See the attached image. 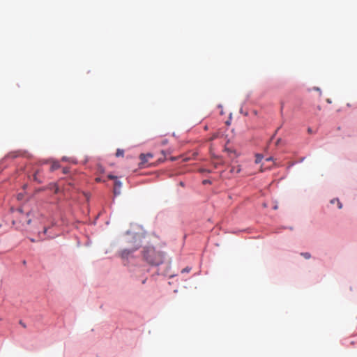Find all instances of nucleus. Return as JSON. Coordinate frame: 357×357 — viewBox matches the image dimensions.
Instances as JSON below:
<instances>
[{
	"instance_id": "1",
	"label": "nucleus",
	"mask_w": 357,
	"mask_h": 357,
	"mask_svg": "<svg viewBox=\"0 0 357 357\" xmlns=\"http://www.w3.org/2000/svg\"><path fill=\"white\" fill-rule=\"evenodd\" d=\"M225 153L227 154V158L230 160V165L229 166V173L231 176H234L240 172L241 168L238 165V157L239 153L236 151L231 150L229 149H225Z\"/></svg>"
},
{
	"instance_id": "2",
	"label": "nucleus",
	"mask_w": 357,
	"mask_h": 357,
	"mask_svg": "<svg viewBox=\"0 0 357 357\" xmlns=\"http://www.w3.org/2000/svg\"><path fill=\"white\" fill-rule=\"evenodd\" d=\"M144 257L148 263L158 266L163 262L164 256L160 252L156 251L153 248H147L144 253Z\"/></svg>"
},
{
	"instance_id": "3",
	"label": "nucleus",
	"mask_w": 357,
	"mask_h": 357,
	"mask_svg": "<svg viewBox=\"0 0 357 357\" xmlns=\"http://www.w3.org/2000/svg\"><path fill=\"white\" fill-rule=\"evenodd\" d=\"M121 183L119 181H115L114 193L115 195L120 194V188H121Z\"/></svg>"
},
{
	"instance_id": "4",
	"label": "nucleus",
	"mask_w": 357,
	"mask_h": 357,
	"mask_svg": "<svg viewBox=\"0 0 357 357\" xmlns=\"http://www.w3.org/2000/svg\"><path fill=\"white\" fill-rule=\"evenodd\" d=\"M22 155V153L21 151H13L10 152L7 155V157L9 158H15L18 156H20Z\"/></svg>"
},
{
	"instance_id": "5",
	"label": "nucleus",
	"mask_w": 357,
	"mask_h": 357,
	"mask_svg": "<svg viewBox=\"0 0 357 357\" xmlns=\"http://www.w3.org/2000/svg\"><path fill=\"white\" fill-rule=\"evenodd\" d=\"M153 155L151 154V153H148L146 155L145 154H141L139 158L141 159V160L143 162H148V158H152Z\"/></svg>"
},
{
	"instance_id": "6",
	"label": "nucleus",
	"mask_w": 357,
	"mask_h": 357,
	"mask_svg": "<svg viewBox=\"0 0 357 357\" xmlns=\"http://www.w3.org/2000/svg\"><path fill=\"white\" fill-rule=\"evenodd\" d=\"M60 167V165L59 164V162H54L52 165H51V167H50V170L52 172L53 171H55L56 169H59Z\"/></svg>"
},
{
	"instance_id": "7",
	"label": "nucleus",
	"mask_w": 357,
	"mask_h": 357,
	"mask_svg": "<svg viewBox=\"0 0 357 357\" xmlns=\"http://www.w3.org/2000/svg\"><path fill=\"white\" fill-rule=\"evenodd\" d=\"M135 250H124L121 252V255L123 257H126L128 256L131 252H134Z\"/></svg>"
},
{
	"instance_id": "8",
	"label": "nucleus",
	"mask_w": 357,
	"mask_h": 357,
	"mask_svg": "<svg viewBox=\"0 0 357 357\" xmlns=\"http://www.w3.org/2000/svg\"><path fill=\"white\" fill-rule=\"evenodd\" d=\"M263 158V155L261 154H257L256 155V159H255V163L258 164L259 163Z\"/></svg>"
},
{
	"instance_id": "9",
	"label": "nucleus",
	"mask_w": 357,
	"mask_h": 357,
	"mask_svg": "<svg viewBox=\"0 0 357 357\" xmlns=\"http://www.w3.org/2000/svg\"><path fill=\"white\" fill-rule=\"evenodd\" d=\"M123 153H124L123 150H121V149H117L116 153V155L117 157L123 156Z\"/></svg>"
},
{
	"instance_id": "10",
	"label": "nucleus",
	"mask_w": 357,
	"mask_h": 357,
	"mask_svg": "<svg viewBox=\"0 0 357 357\" xmlns=\"http://www.w3.org/2000/svg\"><path fill=\"white\" fill-rule=\"evenodd\" d=\"M301 255L307 259L311 257V255L309 252H302Z\"/></svg>"
},
{
	"instance_id": "11",
	"label": "nucleus",
	"mask_w": 357,
	"mask_h": 357,
	"mask_svg": "<svg viewBox=\"0 0 357 357\" xmlns=\"http://www.w3.org/2000/svg\"><path fill=\"white\" fill-rule=\"evenodd\" d=\"M39 174V171H37L34 175H33V178L34 180L37 181H38V178H37V175ZM39 183H40V181H38Z\"/></svg>"
},
{
	"instance_id": "12",
	"label": "nucleus",
	"mask_w": 357,
	"mask_h": 357,
	"mask_svg": "<svg viewBox=\"0 0 357 357\" xmlns=\"http://www.w3.org/2000/svg\"><path fill=\"white\" fill-rule=\"evenodd\" d=\"M336 202L337 203L338 208H340V209L342 208V205L341 202L339 201V199H337Z\"/></svg>"
},
{
	"instance_id": "13",
	"label": "nucleus",
	"mask_w": 357,
	"mask_h": 357,
	"mask_svg": "<svg viewBox=\"0 0 357 357\" xmlns=\"http://www.w3.org/2000/svg\"><path fill=\"white\" fill-rule=\"evenodd\" d=\"M312 89L319 92L320 96L321 95V89L319 87H314Z\"/></svg>"
},
{
	"instance_id": "14",
	"label": "nucleus",
	"mask_w": 357,
	"mask_h": 357,
	"mask_svg": "<svg viewBox=\"0 0 357 357\" xmlns=\"http://www.w3.org/2000/svg\"><path fill=\"white\" fill-rule=\"evenodd\" d=\"M108 178L114 180V179L116 178V176H115L114 175H112V174H109V175H108Z\"/></svg>"
},
{
	"instance_id": "15",
	"label": "nucleus",
	"mask_w": 357,
	"mask_h": 357,
	"mask_svg": "<svg viewBox=\"0 0 357 357\" xmlns=\"http://www.w3.org/2000/svg\"><path fill=\"white\" fill-rule=\"evenodd\" d=\"M20 324L22 326V327L26 328V324L23 323L22 321H20Z\"/></svg>"
},
{
	"instance_id": "16",
	"label": "nucleus",
	"mask_w": 357,
	"mask_h": 357,
	"mask_svg": "<svg viewBox=\"0 0 357 357\" xmlns=\"http://www.w3.org/2000/svg\"><path fill=\"white\" fill-rule=\"evenodd\" d=\"M63 172L64 174H67L68 172V169H66V168H64Z\"/></svg>"
},
{
	"instance_id": "17",
	"label": "nucleus",
	"mask_w": 357,
	"mask_h": 357,
	"mask_svg": "<svg viewBox=\"0 0 357 357\" xmlns=\"http://www.w3.org/2000/svg\"><path fill=\"white\" fill-rule=\"evenodd\" d=\"M273 160V158H272V157H270V158H266V160H267V161H270V160Z\"/></svg>"
},
{
	"instance_id": "18",
	"label": "nucleus",
	"mask_w": 357,
	"mask_h": 357,
	"mask_svg": "<svg viewBox=\"0 0 357 357\" xmlns=\"http://www.w3.org/2000/svg\"><path fill=\"white\" fill-rule=\"evenodd\" d=\"M335 202H336V199H333V200H331V202L332 204H335Z\"/></svg>"
},
{
	"instance_id": "19",
	"label": "nucleus",
	"mask_w": 357,
	"mask_h": 357,
	"mask_svg": "<svg viewBox=\"0 0 357 357\" xmlns=\"http://www.w3.org/2000/svg\"><path fill=\"white\" fill-rule=\"evenodd\" d=\"M283 107H284V104H283V103H282V105H281V111H282Z\"/></svg>"
},
{
	"instance_id": "20",
	"label": "nucleus",
	"mask_w": 357,
	"mask_h": 357,
	"mask_svg": "<svg viewBox=\"0 0 357 357\" xmlns=\"http://www.w3.org/2000/svg\"><path fill=\"white\" fill-rule=\"evenodd\" d=\"M208 181L207 180H204V181H203V183H208Z\"/></svg>"
},
{
	"instance_id": "21",
	"label": "nucleus",
	"mask_w": 357,
	"mask_h": 357,
	"mask_svg": "<svg viewBox=\"0 0 357 357\" xmlns=\"http://www.w3.org/2000/svg\"><path fill=\"white\" fill-rule=\"evenodd\" d=\"M229 123H229V121H226V124H227V125H229Z\"/></svg>"
},
{
	"instance_id": "22",
	"label": "nucleus",
	"mask_w": 357,
	"mask_h": 357,
	"mask_svg": "<svg viewBox=\"0 0 357 357\" xmlns=\"http://www.w3.org/2000/svg\"><path fill=\"white\" fill-rule=\"evenodd\" d=\"M280 139H278V141H277V144H278V143H280Z\"/></svg>"
},
{
	"instance_id": "23",
	"label": "nucleus",
	"mask_w": 357,
	"mask_h": 357,
	"mask_svg": "<svg viewBox=\"0 0 357 357\" xmlns=\"http://www.w3.org/2000/svg\"><path fill=\"white\" fill-rule=\"evenodd\" d=\"M280 130V128H278L277 130H275V132H278V130Z\"/></svg>"
},
{
	"instance_id": "24",
	"label": "nucleus",
	"mask_w": 357,
	"mask_h": 357,
	"mask_svg": "<svg viewBox=\"0 0 357 357\" xmlns=\"http://www.w3.org/2000/svg\"><path fill=\"white\" fill-rule=\"evenodd\" d=\"M280 130V128H278L277 130H275V132H278V130Z\"/></svg>"
},
{
	"instance_id": "25",
	"label": "nucleus",
	"mask_w": 357,
	"mask_h": 357,
	"mask_svg": "<svg viewBox=\"0 0 357 357\" xmlns=\"http://www.w3.org/2000/svg\"><path fill=\"white\" fill-rule=\"evenodd\" d=\"M280 130V128H278L277 130H275V132H278V130Z\"/></svg>"
}]
</instances>
